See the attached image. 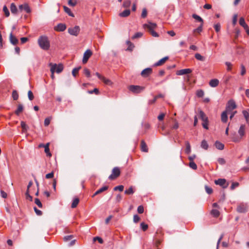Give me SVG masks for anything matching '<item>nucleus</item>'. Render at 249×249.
<instances>
[{
  "mask_svg": "<svg viewBox=\"0 0 249 249\" xmlns=\"http://www.w3.org/2000/svg\"><path fill=\"white\" fill-rule=\"evenodd\" d=\"M37 43L39 47L44 51H48L50 49V41L46 36H40L37 39Z\"/></svg>",
  "mask_w": 249,
  "mask_h": 249,
  "instance_id": "nucleus-1",
  "label": "nucleus"
},
{
  "mask_svg": "<svg viewBox=\"0 0 249 249\" xmlns=\"http://www.w3.org/2000/svg\"><path fill=\"white\" fill-rule=\"evenodd\" d=\"M245 129L246 126L245 124H241L238 131V133L240 136V137L237 136L235 133L232 134L231 137L232 141L235 142H238L240 141L242 138L245 135Z\"/></svg>",
  "mask_w": 249,
  "mask_h": 249,
  "instance_id": "nucleus-2",
  "label": "nucleus"
},
{
  "mask_svg": "<svg viewBox=\"0 0 249 249\" xmlns=\"http://www.w3.org/2000/svg\"><path fill=\"white\" fill-rule=\"evenodd\" d=\"M236 108L237 105L235 101L233 99H230L227 102L225 111L228 113H231V112L234 111L233 110Z\"/></svg>",
  "mask_w": 249,
  "mask_h": 249,
  "instance_id": "nucleus-3",
  "label": "nucleus"
},
{
  "mask_svg": "<svg viewBox=\"0 0 249 249\" xmlns=\"http://www.w3.org/2000/svg\"><path fill=\"white\" fill-rule=\"evenodd\" d=\"M129 91L134 94H138L144 89V87L138 85H130L128 87Z\"/></svg>",
  "mask_w": 249,
  "mask_h": 249,
  "instance_id": "nucleus-4",
  "label": "nucleus"
},
{
  "mask_svg": "<svg viewBox=\"0 0 249 249\" xmlns=\"http://www.w3.org/2000/svg\"><path fill=\"white\" fill-rule=\"evenodd\" d=\"M121 171L118 167H115L113 168L111 174L109 176L108 178L110 180H113L117 178L120 175Z\"/></svg>",
  "mask_w": 249,
  "mask_h": 249,
  "instance_id": "nucleus-5",
  "label": "nucleus"
},
{
  "mask_svg": "<svg viewBox=\"0 0 249 249\" xmlns=\"http://www.w3.org/2000/svg\"><path fill=\"white\" fill-rule=\"evenodd\" d=\"M214 183L216 185L222 186L224 189L227 188L229 185V183H226V180L224 178H219L215 180Z\"/></svg>",
  "mask_w": 249,
  "mask_h": 249,
  "instance_id": "nucleus-6",
  "label": "nucleus"
},
{
  "mask_svg": "<svg viewBox=\"0 0 249 249\" xmlns=\"http://www.w3.org/2000/svg\"><path fill=\"white\" fill-rule=\"evenodd\" d=\"M92 52L89 49H88L84 53L82 62L84 64L86 63L89 57L92 55Z\"/></svg>",
  "mask_w": 249,
  "mask_h": 249,
  "instance_id": "nucleus-7",
  "label": "nucleus"
},
{
  "mask_svg": "<svg viewBox=\"0 0 249 249\" xmlns=\"http://www.w3.org/2000/svg\"><path fill=\"white\" fill-rule=\"evenodd\" d=\"M157 25L154 23L148 22V23L143 25L145 29H148L149 31H154L156 29Z\"/></svg>",
  "mask_w": 249,
  "mask_h": 249,
  "instance_id": "nucleus-8",
  "label": "nucleus"
},
{
  "mask_svg": "<svg viewBox=\"0 0 249 249\" xmlns=\"http://www.w3.org/2000/svg\"><path fill=\"white\" fill-rule=\"evenodd\" d=\"M152 73V69L150 68H147L144 69L141 72V75L143 77H147Z\"/></svg>",
  "mask_w": 249,
  "mask_h": 249,
  "instance_id": "nucleus-9",
  "label": "nucleus"
},
{
  "mask_svg": "<svg viewBox=\"0 0 249 249\" xmlns=\"http://www.w3.org/2000/svg\"><path fill=\"white\" fill-rule=\"evenodd\" d=\"M18 8L20 11L24 10L27 13H29L31 12V9L30 8V7L27 3H24L23 4L19 5Z\"/></svg>",
  "mask_w": 249,
  "mask_h": 249,
  "instance_id": "nucleus-10",
  "label": "nucleus"
},
{
  "mask_svg": "<svg viewBox=\"0 0 249 249\" xmlns=\"http://www.w3.org/2000/svg\"><path fill=\"white\" fill-rule=\"evenodd\" d=\"M192 71L191 69H185L178 70L177 71L176 74L178 75H182L188 73H190Z\"/></svg>",
  "mask_w": 249,
  "mask_h": 249,
  "instance_id": "nucleus-11",
  "label": "nucleus"
},
{
  "mask_svg": "<svg viewBox=\"0 0 249 249\" xmlns=\"http://www.w3.org/2000/svg\"><path fill=\"white\" fill-rule=\"evenodd\" d=\"M247 206L246 204H240L237 207V211L240 213L247 212Z\"/></svg>",
  "mask_w": 249,
  "mask_h": 249,
  "instance_id": "nucleus-12",
  "label": "nucleus"
},
{
  "mask_svg": "<svg viewBox=\"0 0 249 249\" xmlns=\"http://www.w3.org/2000/svg\"><path fill=\"white\" fill-rule=\"evenodd\" d=\"M51 66L52 65H55V67L54 68V72L55 71L56 73H59L60 72H61L63 70V66L62 64H59L58 65L56 64H50Z\"/></svg>",
  "mask_w": 249,
  "mask_h": 249,
  "instance_id": "nucleus-13",
  "label": "nucleus"
},
{
  "mask_svg": "<svg viewBox=\"0 0 249 249\" xmlns=\"http://www.w3.org/2000/svg\"><path fill=\"white\" fill-rule=\"evenodd\" d=\"M55 31H64L66 29V26L65 24L59 23L54 27Z\"/></svg>",
  "mask_w": 249,
  "mask_h": 249,
  "instance_id": "nucleus-14",
  "label": "nucleus"
},
{
  "mask_svg": "<svg viewBox=\"0 0 249 249\" xmlns=\"http://www.w3.org/2000/svg\"><path fill=\"white\" fill-rule=\"evenodd\" d=\"M239 22L240 25L244 28V29L246 30V31H249V28L248 25L245 22L244 18H243V17L240 18L239 19Z\"/></svg>",
  "mask_w": 249,
  "mask_h": 249,
  "instance_id": "nucleus-15",
  "label": "nucleus"
},
{
  "mask_svg": "<svg viewBox=\"0 0 249 249\" xmlns=\"http://www.w3.org/2000/svg\"><path fill=\"white\" fill-rule=\"evenodd\" d=\"M228 112H227L225 110L223 111L221 113V121L224 123H226L228 121Z\"/></svg>",
  "mask_w": 249,
  "mask_h": 249,
  "instance_id": "nucleus-16",
  "label": "nucleus"
},
{
  "mask_svg": "<svg viewBox=\"0 0 249 249\" xmlns=\"http://www.w3.org/2000/svg\"><path fill=\"white\" fill-rule=\"evenodd\" d=\"M10 41L13 45H16L18 44V41L17 37L13 36L11 33L10 35Z\"/></svg>",
  "mask_w": 249,
  "mask_h": 249,
  "instance_id": "nucleus-17",
  "label": "nucleus"
},
{
  "mask_svg": "<svg viewBox=\"0 0 249 249\" xmlns=\"http://www.w3.org/2000/svg\"><path fill=\"white\" fill-rule=\"evenodd\" d=\"M141 150L144 152H148V148L144 140H142L141 142Z\"/></svg>",
  "mask_w": 249,
  "mask_h": 249,
  "instance_id": "nucleus-18",
  "label": "nucleus"
},
{
  "mask_svg": "<svg viewBox=\"0 0 249 249\" xmlns=\"http://www.w3.org/2000/svg\"><path fill=\"white\" fill-rule=\"evenodd\" d=\"M219 83V81L217 79H213L209 82V85L211 87L215 88L217 87Z\"/></svg>",
  "mask_w": 249,
  "mask_h": 249,
  "instance_id": "nucleus-19",
  "label": "nucleus"
},
{
  "mask_svg": "<svg viewBox=\"0 0 249 249\" xmlns=\"http://www.w3.org/2000/svg\"><path fill=\"white\" fill-rule=\"evenodd\" d=\"M169 59V57L168 56H165L162 59H160L159 61L157 62L154 64V66H161L162 64H163L166 60H167Z\"/></svg>",
  "mask_w": 249,
  "mask_h": 249,
  "instance_id": "nucleus-20",
  "label": "nucleus"
},
{
  "mask_svg": "<svg viewBox=\"0 0 249 249\" xmlns=\"http://www.w3.org/2000/svg\"><path fill=\"white\" fill-rule=\"evenodd\" d=\"M214 145L216 148L218 150H223L224 148V145L219 141H216Z\"/></svg>",
  "mask_w": 249,
  "mask_h": 249,
  "instance_id": "nucleus-21",
  "label": "nucleus"
},
{
  "mask_svg": "<svg viewBox=\"0 0 249 249\" xmlns=\"http://www.w3.org/2000/svg\"><path fill=\"white\" fill-rule=\"evenodd\" d=\"M20 125L22 129V133L26 132L28 129H29V127L27 126L26 123L23 121H21L20 123Z\"/></svg>",
  "mask_w": 249,
  "mask_h": 249,
  "instance_id": "nucleus-22",
  "label": "nucleus"
},
{
  "mask_svg": "<svg viewBox=\"0 0 249 249\" xmlns=\"http://www.w3.org/2000/svg\"><path fill=\"white\" fill-rule=\"evenodd\" d=\"M199 114L200 118L202 121H207L208 120V117L206 116L205 113L202 110H199Z\"/></svg>",
  "mask_w": 249,
  "mask_h": 249,
  "instance_id": "nucleus-23",
  "label": "nucleus"
},
{
  "mask_svg": "<svg viewBox=\"0 0 249 249\" xmlns=\"http://www.w3.org/2000/svg\"><path fill=\"white\" fill-rule=\"evenodd\" d=\"M130 14V11L129 9H126L124 10L123 12L120 13L119 14V16L121 17H127Z\"/></svg>",
  "mask_w": 249,
  "mask_h": 249,
  "instance_id": "nucleus-24",
  "label": "nucleus"
},
{
  "mask_svg": "<svg viewBox=\"0 0 249 249\" xmlns=\"http://www.w3.org/2000/svg\"><path fill=\"white\" fill-rule=\"evenodd\" d=\"M44 151L47 156L51 157L52 154L50 152L49 143H47L44 145Z\"/></svg>",
  "mask_w": 249,
  "mask_h": 249,
  "instance_id": "nucleus-25",
  "label": "nucleus"
},
{
  "mask_svg": "<svg viewBox=\"0 0 249 249\" xmlns=\"http://www.w3.org/2000/svg\"><path fill=\"white\" fill-rule=\"evenodd\" d=\"M185 146H186V149H185V152L187 154H189L191 153V145L188 141L185 142Z\"/></svg>",
  "mask_w": 249,
  "mask_h": 249,
  "instance_id": "nucleus-26",
  "label": "nucleus"
},
{
  "mask_svg": "<svg viewBox=\"0 0 249 249\" xmlns=\"http://www.w3.org/2000/svg\"><path fill=\"white\" fill-rule=\"evenodd\" d=\"M23 110V107L22 105L19 104L18 107L17 109L15 111V113L17 115H19L20 113Z\"/></svg>",
  "mask_w": 249,
  "mask_h": 249,
  "instance_id": "nucleus-27",
  "label": "nucleus"
},
{
  "mask_svg": "<svg viewBox=\"0 0 249 249\" xmlns=\"http://www.w3.org/2000/svg\"><path fill=\"white\" fill-rule=\"evenodd\" d=\"M242 113L246 119V121L248 122L249 120V109L243 110Z\"/></svg>",
  "mask_w": 249,
  "mask_h": 249,
  "instance_id": "nucleus-28",
  "label": "nucleus"
},
{
  "mask_svg": "<svg viewBox=\"0 0 249 249\" xmlns=\"http://www.w3.org/2000/svg\"><path fill=\"white\" fill-rule=\"evenodd\" d=\"M10 10L11 11V13L14 14H16L18 11L17 8L14 3L11 4Z\"/></svg>",
  "mask_w": 249,
  "mask_h": 249,
  "instance_id": "nucleus-29",
  "label": "nucleus"
},
{
  "mask_svg": "<svg viewBox=\"0 0 249 249\" xmlns=\"http://www.w3.org/2000/svg\"><path fill=\"white\" fill-rule=\"evenodd\" d=\"M192 17L196 19L197 22H199L200 23L203 22V19L198 15L194 14L192 15Z\"/></svg>",
  "mask_w": 249,
  "mask_h": 249,
  "instance_id": "nucleus-30",
  "label": "nucleus"
},
{
  "mask_svg": "<svg viewBox=\"0 0 249 249\" xmlns=\"http://www.w3.org/2000/svg\"><path fill=\"white\" fill-rule=\"evenodd\" d=\"M79 198H75L72 201V204L71 205V207L72 208H74L76 207V206H77V205L79 203Z\"/></svg>",
  "mask_w": 249,
  "mask_h": 249,
  "instance_id": "nucleus-31",
  "label": "nucleus"
},
{
  "mask_svg": "<svg viewBox=\"0 0 249 249\" xmlns=\"http://www.w3.org/2000/svg\"><path fill=\"white\" fill-rule=\"evenodd\" d=\"M211 213L214 217H218L220 214L219 211L216 209H213L211 212Z\"/></svg>",
  "mask_w": 249,
  "mask_h": 249,
  "instance_id": "nucleus-32",
  "label": "nucleus"
},
{
  "mask_svg": "<svg viewBox=\"0 0 249 249\" xmlns=\"http://www.w3.org/2000/svg\"><path fill=\"white\" fill-rule=\"evenodd\" d=\"M12 96L14 100H17L18 99L19 95L18 91L16 90H13Z\"/></svg>",
  "mask_w": 249,
  "mask_h": 249,
  "instance_id": "nucleus-33",
  "label": "nucleus"
},
{
  "mask_svg": "<svg viewBox=\"0 0 249 249\" xmlns=\"http://www.w3.org/2000/svg\"><path fill=\"white\" fill-rule=\"evenodd\" d=\"M201 147L205 150L208 149L209 145L206 141L204 140L201 142Z\"/></svg>",
  "mask_w": 249,
  "mask_h": 249,
  "instance_id": "nucleus-34",
  "label": "nucleus"
},
{
  "mask_svg": "<svg viewBox=\"0 0 249 249\" xmlns=\"http://www.w3.org/2000/svg\"><path fill=\"white\" fill-rule=\"evenodd\" d=\"M101 80L106 85H111L112 83L108 79L106 78L105 77L103 76Z\"/></svg>",
  "mask_w": 249,
  "mask_h": 249,
  "instance_id": "nucleus-35",
  "label": "nucleus"
},
{
  "mask_svg": "<svg viewBox=\"0 0 249 249\" xmlns=\"http://www.w3.org/2000/svg\"><path fill=\"white\" fill-rule=\"evenodd\" d=\"M64 9L65 12L66 13H67L69 16L72 17H74L73 14L72 13L71 9L69 8H68V7H67L66 6H64Z\"/></svg>",
  "mask_w": 249,
  "mask_h": 249,
  "instance_id": "nucleus-36",
  "label": "nucleus"
},
{
  "mask_svg": "<svg viewBox=\"0 0 249 249\" xmlns=\"http://www.w3.org/2000/svg\"><path fill=\"white\" fill-rule=\"evenodd\" d=\"M195 57L198 60H200L201 61H204L205 60L204 57L202 56L200 53H196Z\"/></svg>",
  "mask_w": 249,
  "mask_h": 249,
  "instance_id": "nucleus-37",
  "label": "nucleus"
},
{
  "mask_svg": "<svg viewBox=\"0 0 249 249\" xmlns=\"http://www.w3.org/2000/svg\"><path fill=\"white\" fill-rule=\"evenodd\" d=\"M130 5L131 1L130 0H126L124 1L123 6L124 8H127L130 7Z\"/></svg>",
  "mask_w": 249,
  "mask_h": 249,
  "instance_id": "nucleus-38",
  "label": "nucleus"
},
{
  "mask_svg": "<svg viewBox=\"0 0 249 249\" xmlns=\"http://www.w3.org/2000/svg\"><path fill=\"white\" fill-rule=\"evenodd\" d=\"M80 28L79 26L76 25L74 27H70L68 29V31H79Z\"/></svg>",
  "mask_w": 249,
  "mask_h": 249,
  "instance_id": "nucleus-39",
  "label": "nucleus"
},
{
  "mask_svg": "<svg viewBox=\"0 0 249 249\" xmlns=\"http://www.w3.org/2000/svg\"><path fill=\"white\" fill-rule=\"evenodd\" d=\"M134 191L133 189V187L131 186L128 189L125 190L124 191V193L127 195H131L134 193Z\"/></svg>",
  "mask_w": 249,
  "mask_h": 249,
  "instance_id": "nucleus-40",
  "label": "nucleus"
},
{
  "mask_svg": "<svg viewBox=\"0 0 249 249\" xmlns=\"http://www.w3.org/2000/svg\"><path fill=\"white\" fill-rule=\"evenodd\" d=\"M126 44L128 45V47L127 48L126 50L132 51L134 47L133 44L128 40L126 41Z\"/></svg>",
  "mask_w": 249,
  "mask_h": 249,
  "instance_id": "nucleus-41",
  "label": "nucleus"
},
{
  "mask_svg": "<svg viewBox=\"0 0 249 249\" xmlns=\"http://www.w3.org/2000/svg\"><path fill=\"white\" fill-rule=\"evenodd\" d=\"M205 191L207 192V193L209 195H211L213 193V190L212 188L207 185L205 186Z\"/></svg>",
  "mask_w": 249,
  "mask_h": 249,
  "instance_id": "nucleus-42",
  "label": "nucleus"
},
{
  "mask_svg": "<svg viewBox=\"0 0 249 249\" xmlns=\"http://www.w3.org/2000/svg\"><path fill=\"white\" fill-rule=\"evenodd\" d=\"M141 229L143 231H146L148 229V225L146 224H145L144 222H142L141 223L140 225Z\"/></svg>",
  "mask_w": 249,
  "mask_h": 249,
  "instance_id": "nucleus-43",
  "label": "nucleus"
},
{
  "mask_svg": "<svg viewBox=\"0 0 249 249\" xmlns=\"http://www.w3.org/2000/svg\"><path fill=\"white\" fill-rule=\"evenodd\" d=\"M124 187L123 185H119V186H115L114 188H113V190L114 191H119L120 192H122L124 190Z\"/></svg>",
  "mask_w": 249,
  "mask_h": 249,
  "instance_id": "nucleus-44",
  "label": "nucleus"
},
{
  "mask_svg": "<svg viewBox=\"0 0 249 249\" xmlns=\"http://www.w3.org/2000/svg\"><path fill=\"white\" fill-rule=\"evenodd\" d=\"M174 124L171 126V128L173 129H177L179 127V124L176 120H174Z\"/></svg>",
  "mask_w": 249,
  "mask_h": 249,
  "instance_id": "nucleus-45",
  "label": "nucleus"
},
{
  "mask_svg": "<svg viewBox=\"0 0 249 249\" xmlns=\"http://www.w3.org/2000/svg\"><path fill=\"white\" fill-rule=\"evenodd\" d=\"M84 73L88 78H89L91 76L90 71L87 68H85L84 69Z\"/></svg>",
  "mask_w": 249,
  "mask_h": 249,
  "instance_id": "nucleus-46",
  "label": "nucleus"
},
{
  "mask_svg": "<svg viewBox=\"0 0 249 249\" xmlns=\"http://www.w3.org/2000/svg\"><path fill=\"white\" fill-rule=\"evenodd\" d=\"M81 69V67L75 68L72 70V74L74 77L76 76V73H78L79 70Z\"/></svg>",
  "mask_w": 249,
  "mask_h": 249,
  "instance_id": "nucleus-47",
  "label": "nucleus"
},
{
  "mask_svg": "<svg viewBox=\"0 0 249 249\" xmlns=\"http://www.w3.org/2000/svg\"><path fill=\"white\" fill-rule=\"evenodd\" d=\"M204 94V92L202 89L198 90L196 91V95L198 97H202Z\"/></svg>",
  "mask_w": 249,
  "mask_h": 249,
  "instance_id": "nucleus-48",
  "label": "nucleus"
},
{
  "mask_svg": "<svg viewBox=\"0 0 249 249\" xmlns=\"http://www.w3.org/2000/svg\"><path fill=\"white\" fill-rule=\"evenodd\" d=\"M3 11L5 14V15L6 17H8L10 15V13H9V11L7 8V7H6V6L4 5L3 7Z\"/></svg>",
  "mask_w": 249,
  "mask_h": 249,
  "instance_id": "nucleus-49",
  "label": "nucleus"
},
{
  "mask_svg": "<svg viewBox=\"0 0 249 249\" xmlns=\"http://www.w3.org/2000/svg\"><path fill=\"white\" fill-rule=\"evenodd\" d=\"M189 166L194 170H196L197 169V165L194 161L190 162Z\"/></svg>",
  "mask_w": 249,
  "mask_h": 249,
  "instance_id": "nucleus-50",
  "label": "nucleus"
},
{
  "mask_svg": "<svg viewBox=\"0 0 249 249\" xmlns=\"http://www.w3.org/2000/svg\"><path fill=\"white\" fill-rule=\"evenodd\" d=\"M28 97L30 101H32L34 99V94L31 90L28 92Z\"/></svg>",
  "mask_w": 249,
  "mask_h": 249,
  "instance_id": "nucleus-51",
  "label": "nucleus"
},
{
  "mask_svg": "<svg viewBox=\"0 0 249 249\" xmlns=\"http://www.w3.org/2000/svg\"><path fill=\"white\" fill-rule=\"evenodd\" d=\"M208 124H209V121L208 120L207 121H203V123L202 124V126L204 128L206 129H208Z\"/></svg>",
  "mask_w": 249,
  "mask_h": 249,
  "instance_id": "nucleus-52",
  "label": "nucleus"
},
{
  "mask_svg": "<svg viewBox=\"0 0 249 249\" xmlns=\"http://www.w3.org/2000/svg\"><path fill=\"white\" fill-rule=\"evenodd\" d=\"M26 199H29L30 201H33V197L29 194V190H27L25 193Z\"/></svg>",
  "mask_w": 249,
  "mask_h": 249,
  "instance_id": "nucleus-53",
  "label": "nucleus"
},
{
  "mask_svg": "<svg viewBox=\"0 0 249 249\" xmlns=\"http://www.w3.org/2000/svg\"><path fill=\"white\" fill-rule=\"evenodd\" d=\"M55 67V65H52L51 68V78L53 79L54 78V68Z\"/></svg>",
  "mask_w": 249,
  "mask_h": 249,
  "instance_id": "nucleus-54",
  "label": "nucleus"
},
{
  "mask_svg": "<svg viewBox=\"0 0 249 249\" xmlns=\"http://www.w3.org/2000/svg\"><path fill=\"white\" fill-rule=\"evenodd\" d=\"M108 188V187L107 186H103L102 187V188H101L100 189H99V190H98V193H99V194L107 190Z\"/></svg>",
  "mask_w": 249,
  "mask_h": 249,
  "instance_id": "nucleus-55",
  "label": "nucleus"
},
{
  "mask_svg": "<svg viewBox=\"0 0 249 249\" xmlns=\"http://www.w3.org/2000/svg\"><path fill=\"white\" fill-rule=\"evenodd\" d=\"M35 203L39 207V208H42V204L41 202V201H40V200L37 198H35Z\"/></svg>",
  "mask_w": 249,
  "mask_h": 249,
  "instance_id": "nucleus-56",
  "label": "nucleus"
},
{
  "mask_svg": "<svg viewBox=\"0 0 249 249\" xmlns=\"http://www.w3.org/2000/svg\"><path fill=\"white\" fill-rule=\"evenodd\" d=\"M239 185V184L237 182H232L231 186V190H234L236 187H237Z\"/></svg>",
  "mask_w": 249,
  "mask_h": 249,
  "instance_id": "nucleus-57",
  "label": "nucleus"
},
{
  "mask_svg": "<svg viewBox=\"0 0 249 249\" xmlns=\"http://www.w3.org/2000/svg\"><path fill=\"white\" fill-rule=\"evenodd\" d=\"M77 2L75 0H69L68 4L69 5L71 6H74L76 5Z\"/></svg>",
  "mask_w": 249,
  "mask_h": 249,
  "instance_id": "nucleus-58",
  "label": "nucleus"
},
{
  "mask_svg": "<svg viewBox=\"0 0 249 249\" xmlns=\"http://www.w3.org/2000/svg\"><path fill=\"white\" fill-rule=\"evenodd\" d=\"M237 17L238 15L237 14H234L232 18V24L233 25H235L237 23Z\"/></svg>",
  "mask_w": 249,
  "mask_h": 249,
  "instance_id": "nucleus-59",
  "label": "nucleus"
},
{
  "mask_svg": "<svg viewBox=\"0 0 249 249\" xmlns=\"http://www.w3.org/2000/svg\"><path fill=\"white\" fill-rule=\"evenodd\" d=\"M138 213H142L144 212V208L142 205L139 206L137 208Z\"/></svg>",
  "mask_w": 249,
  "mask_h": 249,
  "instance_id": "nucleus-60",
  "label": "nucleus"
},
{
  "mask_svg": "<svg viewBox=\"0 0 249 249\" xmlns=\"http://www.w3.org/2000/svg\"><path fill=\"white\" fill-rule=\"evenodd\" d=\"M51 118H46L44 120V125L45 126H48L50 124Z\"/></svg>",
  "mask_w": 249,
  "mask_h": 249,
  "instance_id": "nucleus-61",
  "label": "nucleus"
},
{
  "mask_svg": "<svg viewBox=\"0 0 249 249\" xmlns=\"http://www.w3.org/2000/svg\"><path fill=\"white\" fill-rule=\"evenodd\" d=\"M73 236L72 235L65 236L64 237V240L66 242L71 240L73 238Z\"/></svg>",
  "mask_w": 249,
  "mask_h": 249,
  "instance_id": "nucleus-62",
  "label": "nucleus"
},
{
  "mask_svg": "<svg viewBox=\"0 0 249 249\" xmlns=\"http://www.w3.org/2000/svg\"><path fill=\"white\" fill-rule=\"evenodd\" d=\"M147 10H146V8H143L142 9V13L141 15L142 18H145L147 16Z\"/></svg>",
  "mask_w": 249,
  "mask_h": 249,
  "instance_id": "nucleus-63",
  "label": "nucleus"
},
{
  "mask_svg": "<svg viewBox=\"0 0 249 249\" xmlns=\"http://www.w3.org/2000/svg\"><path fill=\"white\" fill-rule=\"evenodd\" d=\"M34 211H35V212L36 213L37 215H42V212H41L40 210H39L37 209V208H36V207H35L34 208Z\"/></svg>",
  "mask_w": 249,
  "mask_h": 249,
  "instance_id": "nucleus-64",
  "label": "nucleus"
}]
</instances>
